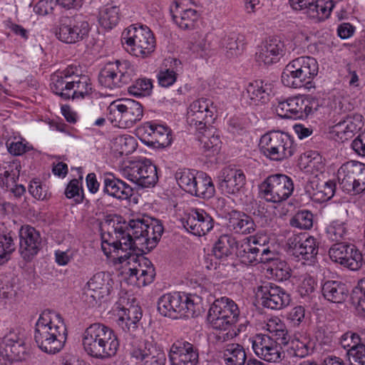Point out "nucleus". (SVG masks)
<instances>
[{"label":"nucleus","instance_id":"obj_27","mask_svg":"<svg viewBox=\"0 0 365 365\" xmlns=\"http://www.w3.org/2000/svg\"><path fill=\"white\" fill-rule=\"evenodd\" d=\"M218 178V187L222 193L226 195L237 194L246 183L244 172L230 166L223 168Z\"/></svg>","mask_w":365,"mask_h":365},{"label":"nucleus","instance_id":"obj_6","mask_svg":"<svg viewBox=\"0 0 365 365\" xmlns=\"http://www.w3.org/2000/svg\"><path fill=\"white\" fill-rule=\"evenodd\" d=\"M201 298L185 292L165 294L158 301V310L173 319L195 317L200 314Z\"/></svg>","mask_w":365,"mask_h":365},{"label":"nucleus","instance_id":"obj_53","mask_svg":"<svg viewBox=\"0 0 365 365\" xmlns=\"http://www.w3.org/2000/svg\"><path fill=\"white\" fill-rule=\"evenodd\" d=\"M340 344L344 349H347V353L351 358L359 346L364 344L361 342V339L357 334L347 331L341 336Z\"/></svg>","mask_w":365,"mask_h":365},{"label":"nucleus","instance_id":"obj_28","mask_svg":"<svg viewBox=\"0 0 365 365\" xmlns=\"http://www.w3.org/2000/svg\"><path fill=\"white\" fill-rule=\"evenodd\" d=\"M363 125V116L359 113H351L346 114L333 126L332 133L339 140L344 142L353 138Z\"/></svg>","mask_w":365,"mask_h":365},{"label":"nucleus","instance_id":"obj_14","mask_svg":"<svg viewBox=\"0 0 365 365\" xmlns=\"http://www.w3.org/2000/svg\"><path fill=\"white\" fill-rule=\"evenodd\" d=\"M337 180L347 193L362 192L365 190V164L354 160L344 163L338 169Z\"/></svg>","mask_w":365,"mask_h":365},{"label":"nucleus","instance_id":"obj_10","mask_svg":"<svg viewBox=\"0 0 365 365\" xmlns=\"http://www.w3.org/2000/svg\"><path fill=\"white\" fill-rule=\"evenodd\" d=\"M108 119L120 128L133 127L143 115L142 105L133 99L113 101L108 108Z\"/></svg>","mask_w":365,"mask_h":365},{"label":"nucleus","instance_id":"obj_34","mask_svg":"<svg viewBox=\"0 0 365 365\" xmlns=\"http://www.w3.org/2000/svg\"><path fill=\"white\" fill-rule=\"evenodd\" d=\"M272 85L267 81L257 80L250 82L243 94L250 106L264 104L269 100Z\"/></svg>","mask_w":365,"mask_h":365},{"label":"nucleus","instance_id":"obj_63","mask_svg":"<svg viewBox=\"0 0 365 365\" xmlns=\"http://www.w3.org/2000/svg\"><path fill=\"white\" fill-rule=\"evenodd\" d=\"M269 269L272 273L281 280L287 279L290 276L289 269L285 262L276 260Z\"/></svg>","mask_w":365,"mask_h":365},{"label":"nucleus","instance_id":"obj_55","mask_svg":"<svg viewBox=\"0 0 365 365\" xmlns=\"http://www.w3.org/2000/svg\"><path fill=\"white\" fill-rule=\"evenodd\" d=\"M345 224L339 221L332 222L327 227V235L328 238L334 242H339L344 238L346 234Z\"/></svg>","mask_w":365,"mask_h":365},{"label":"nucleus","instance_id":"obj_11","mask_svg":"<svg viewBox=\"0 0 365 365\" xmlns=\"http://www.w3.org/2000/svg\"><path fill=\"white\" fill-rule=\"evenodd\" d=\"M135 67L127 61H115L106 63L98 75L99 83L110 90L129 83L135 76Z\"/></svg>","mask_w":365,"mask_h":365},{"label":"nucleus","instance_id":"obj_50","mask_svg":"<svg viewBox=\"0 0 365 365\" xmlns=\"http://www.w3.org/2000/svg\"><path fill=\"white\" fill-rule=\"evenodd\" d=\"M6 145L9 153L15 156L21 155L32 149L29 143L19 134L9 137Z\"/></svg>","mask_w":365,"mask_h":365},{"label":"nucleus","instance_id":"obj_7","mask_svg":"<svg viewBox=\"0 0 365 365\" xmlns=\"http://www.w3.org/2000/svg\"><path fill=\"white\" fill-rule=\"evenodd\" d=\"M259 148L266 158L282 161L295 153L297 144L294 138L287 133L271 130L260 137Z\"/></svg>","mask_w":365,"mask_h":365},{"label":"nucleus","instance_id":"obj_9","mask_svg":"<svg viewBox=\"0 0 365 365\" xmlns=\"http://www.w3.org/2000/svg\"><path fill=\"white\" fill-rule=\"evenodd\" d=\"M121 41L131 55L142 58L152 53L155 47L153 34L145 25L133 24L125 29Z\"/></svg>","mask_w":365,"mask_h":365},{"label":"nucleus","instance_id":"obj_49","mask_svg":"<svg viewBox=\"0 0 365 365\" xmlns=\"http://www.w3.org/2000/svg\"><path fill=\"white\" fill-rule=\"evenodd\" d=\"M336 184L333 181H327L322 184H317L313 191L308 190L312 199L318 202H324L330 200L334 195Z\"/></svg>","mask_w":365,"mask_h":365},{"label":"nucleus","instance_id":"obj_22","mask_svg":"<svg viewBox=\"0 0 365 365\" xmlns=\"http://www.w3.org/2000/svg\"><path fill=\"white\" fill-rule=\"evenodd\" d=\"M329 255L332 261L352 271L359 269L362 265V254L354 245L336 243L329 249Z\"/></svg>","mask_w":365,"mask_h":365},{"label":"nucleus","instance_id":"obj_38","mask_svg":"<svg viewBox=\"0 0 365 365\" xmlns=\"http://www.w3.org/2000/svg\"><path fill=\"white\" fill-rule=\"evenodd\" d=\"M238 242L231 235H221L213 245L212 252L214 256L222 262L226 261L234 253L236 254Z\"/></svg>","mask_w":365,"mask_h":365},{"label":"nucleus","instance_id":"obj_56","mask_svg":"<svg viewBox=\"0 0 365 365\" xmlns=\"http://www.w3.org/2000/svg\"><path fill=\"white\" fill-rule=\"evenodd\" d=\"M14 250V244L11 236H0V264L9 260L11 253Z\"/></svg>","mask_w":365,"mask_h":365},{"label":"nucleus","instance_id":"obj_61","mask_svg":"<svg viewBox=\"0 0 365 365\" xmlns=\"http://www.w3.org/2000/svg\"><path fill=\"white\" fill-rule=\"evenodd\" d=\"M158 83L162 87L171 86L177 80V73L172 69H161L157 75Z\"/></svg>","mask_w":365,"mask_h":365},{"label":"nucleus","instance_id":"obj_3","mask_svg":"<svg viewBox=\"0 0 365 365\" xmlns=\"http://www.w3.org/2000/svg\"><path fill=\"white\" fill-rule=\"evenodd\" d=\"M240 319V311L234 300L227 297L216 299L210 305L207 315V321L210 327L220 332L216 335V342L219 344L234 338L239 329L236 324Z\"/></svg>","mask_w":365,"mask_h":365},{"label":"nucleus","instance_id":"obj_42","mask_svg":"<svg viewBox=\"0 0 365 365\" xmlns=\"http://www.w3.org/2000/svg\"><path fill=\"white\" fill-rule=\"evenodd\" d=\"M220 45L225 49L227 57L238 56L244 49V36L235 33L225 35L222 38Z\"/></svg>","mask_w":365,"mask_h":365},{"label":"nucleus","instance_id":"obj_48","mask_svg":"<svg viewBox=\"0 0 365 365\" xmlns=\"http://www.w3.org/2000/svg\"><path fill=\"white\" fill-rule=\"evenodd\" d=\"M313 346L311 341L304 338L302 339H293L287 345V351L290 356L304 358L312 352Z\"/></svg>","mask_w":365,"mask_h":365},{"label":"nucleus","instance_id":"obj_15","mask_svg":"<svg viewBox=\"0 0 365 365\" xmlns=\"http://www.w3.org/2000/svg\"><path fill=\"white\" fill-rule=\"evenodd\" d=\"M113 281L109 274L96 273L86 283L84 299L89 306L94 307L107 300L113 289Z\"/></svg>","mask_w":365,"mask_h":365},{"label":"nucleus","instance_id":"obj_43","mask_svg":"<svg viewBox=\"0 0 365 365\" xmlns=\"http://www.w3.org/2000/svg\"><path fill=\"white\" fill-rule=\"evenodd\" d=\"M195 184L194 190L190 194L204 199H209L214 196L215 185L211 178L206 173H199Z\"/></svg>","mask_w":365,"mask_h":365},{"label":"nucleus","instance_id":"obj_45","mask_svg":"<svg viewBox=\"0 0 365 365\" xmlns=\"http://www.w3.org/2000/svg\"><path fill=\"white\" fill-rule=\"evenodd\" d=\"M267 330L275 338L274 341L277 342V345L287 346L290 341V336L286 329L285 325L279 318L270 319L267 324Z\"/></svg>","mask_w":365,"mask_h":365},{"label":"nucleus","instance_id":"obj_33","mask_svg":"<svg viewBox=\"0 0 365 365\" xmlns=\"http://www.w3.org/2000/svg\"><path fill=\"white\" fill-rule=\"evenodd\" d=\"M7 346L12 361L24 360L29 353L24 334L17 331H11L3 338V347Z\"/></svg>","mask_w":365,"mask_h":365},{"label":"nucleus","instance_id":"obj_54","mask_svg":"<svg viewBox=\"0 0 365 365\" xmlns=\"http://www.w3.org/2000/svg\"><path fill=\"white\" fill-rule=\"evenodd\" d=\"M202 149L207 156L214 155L220 150L221 141L218 135H205L200 139Z\"/></svg>","mask_w":365,"mask_h":365},{"label":"nucleus","instance_id":"obj_18","mask_svg":"<svg viewBox=\"0 0 365 365\" xmlns=\"http://www.w3.org/2000/svg\"><path fill=\"white\" fill-rule=\"evenodd\" d=\"M122 175L143 187L154 186L158 180L156 167L148 160L131 163L123 170Z\"/></svg>","mask_w":365,"mask_h":365},{"label":"nucleus","instance_id":"obj_58","mask_svg":"<svg viewBox=\"0 0 365 365\" xmlns=\"http://www.w3.org/2000/svg\"><path fill=\"white\" fill-rule=\"evenodd\" d=\"M116 143L120 149V153L129 155L133 153L137 148L135 139L130 135H121L116 138Z\"/></svg>","mask_w":365,"mask_h":365},{"label":"nucleus","instance_id":"obj_32","mask_svg":"<svg viewBox=\"0 0 365 365\" xmlns=\"http://www.w3.org/2000/svg\"><path fill=\"white\" fill-rule=\"evenodd\" d=\"M7 346L12 361L24 360L29 353L24 334L17 331H11L3 338V347Z\"/></svg>","mask_w":365,"mask_h":365},{"label":"nucleus","instance_id":"obj_16","mask_svg":"<svg viewBox=\"0 0 365 365\" xmlns=\"http://www.w3.org/2000/svg\"><path fill=\"white\" fill-rule=\"evenodd\" d=\"M89 31V24L82 16L65 17L61 20L56 36L62 42L75 43L87 37Z\"/></svg>","mask_w":365,"mask_h":365},{"label":"nucleus","instance_id":"obj_41","mask_svg":"<svg viewBox=\"0 0 365 365\" xmlns=\"http://www.w3.org/2000/svg\"><path fill=\"white\" fill-rule=\"evenodd\" d=\"M142 318L140 307L132 306L128 309H123L119 316L117 324L125 332L133 333L138 328V323Z\"/></svg>","mask_w":365,"mask_h":365},{"label":"nucleus","instance_id":"obj_36","mask_svg":"<svg viewBox=\"0 0 365 365\" xmlns=\"http://www.w3.org/2000/svg\"><path fill=\"white\" fill-rule=\"evenodd\" d=\"M103 192L116 199H129L133 193V188L122 180L109 173L103 178Z\"/></svg>","mask_w":365,"mask_h":365},{"label":"nucleus","instance_id":"obj_46","mask_svg":"<svg viewBox=\"0 0 365 365\" xmlns=\"http://www.w3.org/2000/svg\"><path fill=\"white\" fill-rule=\"evenodd\" d=\"M198 173L188 168H179L175 174V180L179 186L188 193L194 190V185L197 178Z\"/></svg>","mask_w":365,"mask_h":365},{"label":"nucleus","instance_id":"obj_12","mask_svg":"<svg viewBox=\"0 0 365 365\" xmlns=\"http://www.w3.org/2000/svg\"><path fill=\"white\" fill-rule=\"evenodd\" d=\"M319 107V100L315 97L295 96L279 101L275 111L282 118L304 119L317 111Z\"/></svg>","mask_w":365,"mask_h":365},{"label":"nucleus","instance_id":"obj_30","mask_svg":"<svg viewBox=\"0 0 365 365\" xmlns=\"http://www.w3.org/2000/svg\"><path fill=\"white\" fill-rule=\"evenodd\" d=\"M284 54V43L277 38H269L259 47L256 57L259 62L270 65L278 62Z\"/></svg>","mask_w":365,"mask_h":365},{"label":"nucleus","instance_id":"obj_13","mask_svg":"<svg viewBox=\"0 0 365 365\" xmlns=\"http://www.w3.org/2000/svg\"><path fill=\"white\" fill-rule=\"evenodd\" d=\"M262 197L267 201L280 203L293 193L294 182L291 178L283 174L268 176L259 186Z\"/></svg>","mask_w":365,"mask_h":365},{"label":"nucleus","instance_id":"obj_62","mask_svg":"<svg viewBox=\"0 0 365 365\" xmlns=\"http://www.w3.org/2000/svg\"><path fill=\"white\" fill-rule=\"evenodd\" d=\"M268 243V239L266 237H262L261 244L259 245V250L258 256L257 264L259 263H267L269 262H276L275 254L272 252L269 247H266V244Z\"/></svg>","mask_w":365,"mask_h":365},{"label":"nucleus","instance_id":"obj_1","mask_svg":"<svg viewBox=\"0 0 365 365\" xmlns=\"http://www.w3.org/2000/svg\"><path fill=\"white\" fill-rule=\"evenodd\" d=\"M163 230L160 220L148 215L137 217L129 221L127 230L120 225L115 227L113 234L103 233L101 249L107 257L122 264L130 283L145 286L154 280L155 268L148 259L133 252H145L155 248Z\"/></svg>","mask_w":365,"mask_h":365},{"label":"nucleus","instance_id":"obj_26","mask_svg":"<svg viewBox=\"0 0 365 365\" xmlns=\"http://www.w3.org/2000/svg\"><path fill=\"white\" fill-rule=\"evenodd\" d=\"M287 246L289 252L299 260L312 261L318 252L316 239L311 236L293 235L288 238Z\"/></svg>","mask_w":365,"mask_h":365},{"label":"nucleus","instance_id":"obj_44","mask_svg":"<svg viewBox=\"0 0 365 365\" xmlns=\"http://www.w3.org/2000/svg\"><path fill=\"white\" fill-rule=\"evenodd\" d=\"M120 19L118 6L106 5L101 9L98 14V22L106 29L110 30L116 26Z\"/></svg>","mask_w":365,"mask_h":365},{"label":"nucleus","instance_id":"obj_60","mask_svg":"<svg viewBox=\"0 0 365 365\" xmlns=\"http://www.w3.org/2000/svg\"><path fill=\"white\" fill-rule=\"evenodd\" d=\"M191 49L193 52L199 53L201 56L207 55L211 49L210 36L208 34L200 35L197 39L192 43Z\"/></svg>","mask_w":365,"mask_h":365},{"label":"nucleus","instance_id":"obj_47","mask_svg":"<svg viewBox=\"0 0 365 365\" xmlns=\"http://www.w3.org/2000/svg\"><path fill=\"white\" fill-rule=\"evenodd\" d=\"M21 166L20 162L16 160L12 162L8 168L0 171V186L3 188L9 189L14 186L19 180Z\"/></svg>","mask_w":365,"mask_h":365},{"label":"nucleus","instance_id":"obj_5","mask_svg":"<svg viewBox=\"0 0 365 365\" xmlns=\"http://www.w3.org/2000/svg\"><path fill=\"white\" fill-rule=\"evenodd\" d=\"M84 351L96 359H107L116 354L119 341L114 331L100 323L87 327L82 334Z\"/></svg>","mask_w":365,"mask_h":365},{"label":"nucleus","instance_id":"obj_20","mask_svg":"<svg viewBox=\"0 0 365 365\" xmlns=\"http://www.w3.org/2000/svg\"><path fill=\"white\" fill-rule=\"evenodd\" d=\"M257 295L262 307L274 310L286 307L291 301L289 294L283 288L271 282L259 287Z\"/></svg>","mask_w":365,"mask_h":365},{"label":"nucleus","instance_id":"obj_39","mask_svg":"<svg viewBox=\"0 0 365 365\" xmlns=\"http://www.w3.org/2000/svg\"><path fill=\"white\" fill-rule=\"evenodd\" d=\"M219 357L225 365H244L247 356L243 346L239 344H227L219 351Z\"/></svg>","mask_w":365,"mask_h":365},{"label":"nucleus","instance_id":"obj_51","mask_svg":"<svg viewBox=\"0 0 365 365\" xmlns=\"http://www.w3.org/2000/svg\"><path fill=\"white\" fill-rule=\"evenodd\" d=\"M153 85L150 78H140L136 79L133 84L128 87V92L130 95L136 97L149 96L152 93Z\"/></svg>","mask_w":365,"mask_h":365},{"label":"nucleus","instance_id":"obj_40","mask_svg":"<svg viewBox=\"0 0 365 365\" xmlns=\"http://www.w3.org/2000/svg\"><path fill=\"white\" fill-rule=\"evenodd\" d=\"M322 293L327 301L341 303L348 296V289L346 284L340 281L328 280L322 284Z\"/></svg>","mask_w":365,"mask_h":365},{"label":"nucleus","instance_id":"obj_4","mask_svg":"<svg viewBox=\"0 0 365 365\" xmlns=\"http://www.w3.org/2000/svg\"><path fill=\"white\" fill-rule=\"evenodd\" d=\"M76 66L51 76V88L63 100L83 99L91 93L92 85L88 76L82 75Z\"/></svg>","mask_w":365,"mask_h":365},{"label":"nucleus","instance_id":"obj_19","mask_svg":"<svg viewBox=\"0 0 365 365\" xmlns=\"http://www.w3.org/2000/svg\"><path fill=\"white\" fill-rule=\"evenodd\" d=\"M215 112L216 107L212 100L202 98L190 105L187 113V121L190 126L200 130L213 121V115Z\"/></svg>","mask_w":365,"mask_h":365},{"label":"nucleus","instance_id":"obj_24","mask_svg":"<svg viewBox=\"0 0 365 365\" xmlns=\"http://www.w3.org/2000/svg\"><path fill=\"white\" fill-rule=\"evenodd\" d=\"M168 359L171 365H197L198 349L187 341H175L170 346Z\"/></svg>","mask_w":365,"mask_h":365},{"label":"nucleus","instance_id":"obj_23","mask_svg":"<svg viewBox=\"0 0 365 365\" xmlns=\"http://www.w3.org/2000/svg\"><path fill=\"white\" fill-rule=\"evenodd\" d=\"M254 353L259 359L268 362H278L282 359V347L274 339L263 334H258L250 339Z\"/></svg>","mask_w":365,"mask_h":365},{"label":"nucleus","instance_id":"obj_35","mask_svg":"<svg viewBox=\"0 0 365 365\" xmlns=\"http://www.w3.org/2000/svg\"><path fill=\"white\" fill-rule=\"evenodd\" d=\"M227 229L236 234L248 235L252 233L256 228L252 218L245 212L232 210L227 215Z\"/></svg>","mask_w":365,"mask_h":365},{"label":"nucleus","instance_id":"obj_2","mask_svg":"<svg viewBox=\"0 0 365 365\" xmlns=\"http://www.w3.org/2000/svg\"><path fill=\"white\" fill-rule=\"evenodd\" d=\"M34 336L36 344L42 351L55 354L64 347L68 331L60 314L45 310L36 322Z\"/></svg>","mask_w":365,"mask_h":365},{"label":"nucleus","instance_id":"obj_57","mask_svg":"<svg viewBox=\"0 0 365 365\" xmlns=\"http://www.w3.org/2000/svg\"><path fill=\"white\" fill-rule=\"evenodd\" d=\"M65 195L68 199H73L76 203L83 202V192L78 180L73 179L70 181L65 190Z\"/></svg>","mask_w":365,"mask_h":365},{"label":"nucleus","instance_id":"obj_29","mask_svg":"<svg viewBox=\"0 0 365 365\" xmlns=\"http://www.w3.org/2000/svg\"><path fill=\"white\" fill-rule=\"evenodd\" d=\"M173 21L182 30H192L200 19L199 12L193 9H187L181 1H174L170 7Z\"/></svg>","mask_w":365,"mask_h":365},{"label":"nucleus","instance_id":"obj_25","mask_svg":"<svg viewBox=\"0 0 365 365\" xmlns=\"http://www.w3.org/2000/svg\"><path fill=\"white\" fill-rule=\"evenodd\" d=\"M19 245L21 257L30 261L41 249L42 237L40 232L29 225L21 226L19 230Z\"/></svg>","mask_w":365,"mask_h":365},{"label":"nucleus","instance_id":"obj_17","mask_svg":"<svg viewBox=\"0 0 365 365\" xmlns=\"http://www.w3.org/2000/svg\"><path fill=\"white\" fill-rule=\"evenodd\" d=\"M137 135L147 145L165 148L172 143L171 130L165 124L148 121L136 130Z\"/></svg>","mask_w":365,"mask_h":365},{"label":"nucleus","instance_id":"obj_37","mask_svg":"<svg viewBox=\"0 0 365 365\" xmlns=\"http://www.w3.org/2000/svg\"><path fill=\"white\" fill-rule=\"evenodd\" d=\"M334 6L332 0H316L309 1L299 11L315 21H322L327 19Z\"/></svg>","mask_w":365,"mask_h":365},{"label":"nucleus","instance_id":"obj_8","mask_svg":"<svg viewBox=\"0 0 365 365\" xmlns=\"http://www.w3.org/2000/svg\"><path fill=\"white\" fill-rule=\"evenodd\" d=\"M318 70L315 58L301 56L286 66L282 73V82L287 87L299 88L309 84L317 75Z\"/></svg>","mask_w":365,"mask_h":365},{"label":"nucleus","instance_id":"obj_64","mask_svg":"<svg viewBox=\"0 0 365 365\" xmlns=\"http://www.w3.org/2000/svg\"><path fill=\"white\" fill-rule=\"evenodd\" d=\"M56 5L55 0H40L35 5L34 11L39 15H47L52 12Z\"/></svg>","mask_w":365,"mask_h":365},{"label":"nucleus","instance_id":"obj_21","mask_svg":"<svg viewBox=\"0 0 365 365\" xmlns=\"http://www.w3.org/2000/svg\"><path fill=\"white\" fill-rule=\"evenodd\" d=\"M185 230L195 236L205 235L214 227L213 218L204 210L192 208L181 220Z\"/></svg>","mask_w":365,"mask_h":365},{"label":"nucleus","instance_id":"obj_52","mask_svg":"<svg viewBox=\"0 0 365 365\" xmlns=\"http://www.w3.org/2000/svg\"><path fill=\"white\" fill-rule=\"evenodd\" d=\"M292 227L301 230H309L313 226V214L307 210L298 211L289 220Z\"/></svg>","mask_w":365,"mask_h":365},{"label":"nucleus","instance_id":"obj_59","mask_svg":"<svg viewBox=\"0 0 365 365\" xmlns=\"http://www.w3.org/2000/svg\"><path fill=\"white\" fill-rule=\"evenodd\" d=\"M29 191L34 198L38 200H46L50 196L46 185L41 183L37 180H34L31 182Z\"/></svg>","mask_w":365,"mask_h":365},{"label":"nucleus","instance_id":"obj_31","mask_svg":"<svg viewBox=\"0 0 365 365\" xmlns=\"http://www.w3.org/2000/svg\"><path fill=\"white\" fill-rule=\"evenodd\" d=\"M261 237H250L238 242L236 255L246 265L257 264Z\"/></svg>","mask_w":365,"mask_h":365}]
</instances>
